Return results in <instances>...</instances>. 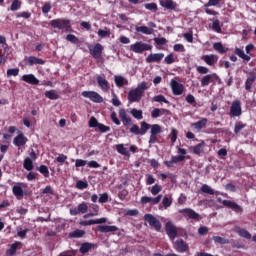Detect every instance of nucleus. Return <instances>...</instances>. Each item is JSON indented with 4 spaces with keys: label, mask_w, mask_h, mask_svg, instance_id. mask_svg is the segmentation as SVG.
I'll return each mask as SVG.
<instances>
[{
    "label": "nucleus",
    "mask_w": 256,
    "mask_h": 256,
    "mask_svg": "<svg viewBox=\"0 0 256 256\" xmlns=\"http://www.w3.org/2000/svg\"><path fill=\"white\" fill-rule=\"evenodd\" d=\"M144 7L145 9H148V11H154V13H157V11H159L156 3H146Z\"/></svg>",
    "instance_id": "nucleus-51"
},
{
    "label": "nucleus",
    "mask_w": 256,
    "mask_h": 256,
    "mask_svg": "<svg viewBox=\"0 0 256 256\" xmlns=\"http://www.w3.org/2000/svg\"><path fill=\"white\" fill-rule=\"evenodd\" d=\"M115 147H116V151L120 155H124V157H131V153H129V151L127 150V148H125L123 144H117Z\"/></svg>",
    "instance_id": "nucleus-34"
},
{
    "label": "nucleus",
    "mask_w": 256,
    "mask_h": 256,
    "mask_svg": "<svg viewBox=\"0 0 256 256\" xmlns=\"http://www.w3.org/2000/svg\"><path fill=\"white\" fill-rule=\"evenodd\" d=\"M168 113H169V110L167 109L155 108L151 112V117L152 119H157L158 117H161V115H167Z\"/></svg>",
    "instance_id": "nucleus-30"
},
{
    "label": "nucleus",
    "mask_w": 256,
    "mask_h": 256,
    "mask_svg": "<svg viewBox=\"0 0 256 256\" xmlns=\"http://www.w3.org/2000/svg\"><path fill=\"white\" fill-rule=\"evenodd\" d=\"M201 193H206L207 195H215V190L207 184H203L200 188Z\"/></svg>",
    "instance_id": "nucleus-39"
},
{
    "label": "nucleus",
    "mask_w": 256,
    "mask_h": 256,
    "mask_svg": "<svg viewBox=\"0 0 256 256\" xmlns=\"http://www.w3.org/2000/svg\"><path fill=\"white\" fill-rule=\"evenodd\" d=\"M109 35H111V31L109 30H98V36L101 38V39H105V37H109Z\"/></svg>",
    "instance_id": "nucleus-58"
},
{
    "label": "nucleus",
    "mask_w": 256,
    "mask_h": 256,
    "mask_svg": "<svg viewBox=\"0 0 256 256\" xmlns=\"http://www.w3.org/2000/svg\"><path fill=\"white\" fill-rule=\"evenodd\" d=\"M179 213L185 217V219H193L194 221H201V215L195 212V210L191 208L180 209Z\"/></svg>",
    "instance_id": "nucleus-5"
},
{
    "label": "nucleus",
    "mask_w": 256,
    "mask_h": 256,
    "mask_svg": "<svg viewBox=\"0 0 256 256\" xmlns=\"http://www.w3.org/2000/svg\"><path fill=\"white\" fill-rule=\"evenodd\" d=\"M214 51H217V53H220L223 55L224 53H227L229 49L225 48L221 42H216L213 44Z\"/></svg>",
    "instance_id": "nucleus-35"
},
{
    "label": "nucleus",
    "mask_w": 256,
    "mask_h": 256,
    "mask_svg": "<svg viewBox=\"0 0 256 256\" xmlns=\"http://www.w3.org/2000/svg\"><path fill=\"white\" fill-rule=\"evenodd\" d=\"M93 247H97L93 243L84 242L81 244L79 252L82 253V255H85L86 253H89L93 249Z\"/></svg>",
    "instance_id": "nucleus-27"
},
{
    "label": "nucleus",
    "mask_w": 256,
    "mask_h": 256,
    "mask_svg": "<svg viewBox=\"0 0 256 256\" xmlns=\"http://www.w3.org/2000/svg\"><path fill=\"white\" fill-rule=\"evenodd\" d=\"M161 199H163V195L161 194L155 198L143 196L141 198V203H143L144 205H147V203H152V205H158V203H161Z\"/></svg>",
    "instance_id": "nucleus-17"
},
{
    "label": "nucleus",
    "mask_w": 256,
    "mask_h": 256,
    "mask_svg": "<svg viewBox=\"0 0 256 256\" xmlns=\"http://www.w3.org/2000/svg\"><path fill=\"white\" fill-rule=\"evenodd\" d=\"M17 19H31V12L24 11L16 14Z\"/></svg>",
    "instance_id": "nucleus-52"
},
{
    "label": "nucleus",
    "mask_w": 256,
    "mask_h": 256,
    "mask_svg": "<svg viewBox=\"0 0 256 256\" xmlns=\"http://www.w3.org/2000/svg\"><path fill=\"white\" fill-rule=\"evenodd\" d=\"M85 235L84 230L76 229L68 234L69 239H81Z\"/></svg>",
    "instance_id": "nucleus-32"
},
{
    "label": "nucleus",
    "mask_w": 256,
    "mask_h": 256,
    "mask_svg": "<svg viewBox=\"0 0 256 256\" xmlns=\"http://www.w3.org/2000/svg\"><path fill=\"white\" fill-rule=\"evenodd\" d=\"M23 189H27V183L18 182L16 185L12 187V193L18 199H22L24 195H27V193H25Z\"/></svg>",
    "instance_id": "nucleus-8"
},
{
    "label": "nucleus",
    "mask_w": 256,
    "mask_h": 256,
    "mask_svg": "<svg viewBox=\"0 0 256 256\" xmlns=\"http://www.w3.org/2000/svg\"><path fill=\"white\" fill-rule=\"evenodd\" d=\"M49 11H51V3L46 2L43 7H42V13L44 15H47V13H49Z\"/></svg>",
    "instance_id": "nucleus-64"
},
{
    "label": "nucleus",
    "mask_w": 256,
    "mask_h": 256,
    "mask_svg": "<svg viewBox=\"0 0 256 256\" xmlns=\"http://www.w3.org/2000/svg\"><path fill=\"white\" fill-rule=\"evenodd\" d=\"M163 133V129H161V125L153 124L150 126V138H149V145H154L157 143V135H161Z\"/></svg>",
    "instance_id": "nucleus-3"
},
{
    "label": "nucleus",
    "mask_w": 256,
    "mask_h": 256,
    "mask_svg": "<svg viewBox=\"0 0 256 256\" xmlns=\"http://www.w3.org/2000/svg\"><path fill=\"white\" fill-rule=\"evenodd\" d=\"M49 25L52 29H59L60 31H65L66 33H69L71 31V20L67 18H57L53 19L49 22Z\"/></svg>",
    "instance_id": "nucleus-2"
},
{
    "label": "nucleus",
    "mask_w": 256,
    "mask_h": 256,
    "mask_svg": "<svg viewBox=\"0 0 256 256\" xmlns=\"http://www.w3.org/2000/svg\"><path fill=\"white\" fill-rule=\"evenodd\" d=\"M245 127H247V124L239 121L235 123V127H234V133L235 135H239V133H241V131H243V129H245Z\"/></svg>",
    "instance_id": "nucleus-40"
},
{
    "label": "nucleus",
    "mask_w": 256,
    "mask_h": 256,
    "mask_svg": "<svg viewBox=\"0 0 256 256\" xmlns=\"http://www.w3.org/2000/svg\"><path fill=\"white\" fill-rule=\"evenodd\" d=\"M37 171H39V173H41V175H43L44 177H49V168L46 165H40L37 168Z\"/></svg>",
    "instance_id": "nucleus-47"
},
{
    "label": "nucleus",
    "mask_w": 256,
    "mask_h": 256,
    "mask_svg": "<svg viewBox=\"0 0 256 256\" xmlns=\"http://www.w3.org/2000/svg\"><path fill=\"white\" fill-rule=\"evenodd\" d=\"M97 231L100 233H115L119 231V227L117 226H109V225H99L97 226Z\"/></svg>",
    "instance_id": "nucleus-23"
},
{
    "label": "nucleus",
    "mask_w": 256,
    "mask_h": 256,
    "mask_svg": "<svg viewBox=\"0 0 256 256\" xmlns=\"http://www.w3.org/2000/svg\"><path fill=\"white\" fill-rule=\"evenodd\" d=\"M66 40H68L70 43H73V45H79V38H77V36L74 34H68L66 36Z\"/></svg>",
    "instance_id": "nucleus-50"
},
{
    "label": "nucleus",
    "mask_w": 256,
    "mask_h": 256,
    "mask_svg": "<svg viewBox=\"0 0 256 256\" xmlns=\"http://www.w3.org/2000/svg\"><path fill=\"white\" fill-rule=\"evenodd\" d=\"M236 233L239 235V237H243V239H251V233L249 231L245 230V228H237Z\"/></svg>",
    "instance_id": "nucleus-38"
},
{
    "label": "nucleus",
    "mask_w": 256,
    "mask_h": 256,
    "mask_svg": "<svg viewBox=\"0 0 256 256\" xmlns=\"http://www.w3.org/2000/svg\"><path fill=\"white\" fill-rule=\"evenodd\" d=\"M235 54L240 57V59H243V61H251V56L245 54V51H243L241 48H236L235 49Z\"/></svg>",
    "instance_id": "nucleus-36"
},
{
    "label": "nucleus",
    "mask_w": 256,
    "mask_h": 256,
    "mask_svg": "<svg viewBox=\"0 0 256 256\" xmlns=\"http://www.w3.org/2000/svg\"><path fill=\"white\" fill-rule=\"evenodd\" d=\"M130 133H133L134 135H141L140 128L137 126V124H133L130 128Z\"/></svg>",
    "instance_id": "nucleus-63"
},
{
    "label": "nucleus",
    "mask_w": 256,
    "mask_h": 256,
    "mask_svg": "<svg viewBox=\"0 0 256 256\" xmlns=\"http://www.w3.org/2000/svg\"><path fill=\"white\" fill-rule=\"evenodd\" d=\"M81 95L93 103H103V97L95 91H83Z\"/></svg>",
    "instance_id": "nucleus-7"
},
{
    "label": "nucleus",
    "mask_w": 256,
    "mask_h": 256,
    "mask_svg": "<svg viewBox=\"0 0 256 256\" xmlns=\"http://www.w3.org/2000/svg\"><path fill=\"white\" fill-rule=\"evenodd\" d=\"M13 144L16 147H23V145L27 144V137H25V134L23 132H20L13 140Z\"/></svg>",
    "instance_id": "nucleus-20"
},
{
    "label": "nucleus",
    "mask_w": 256,
    "mask_h": 256,
    "mask_svg": "<svg viewBox=\"0 0 256 256\" xmlns=\"http://www.w3.org/2000/svg\"><path fill=\"white\" fill-rule=\"evenodd\" d=\"M222 205H224V207H228V209H233L235 213H243V208L233 201L223 200Z\"/></svg>",
    "instance_id": "nucleus-15"
},
{
    "label": "nucleus",
    "mask_w": 256,
    "mask_h": 256,
    "mask_svg": "<svg viewBox=\"0 0 256 256\" xmlns=\"http://www.w3.org/2000/svg\"><path fill=\"white\" fill-rule=\"evenodd\" d=\"M219 19H216L212 23V29L215 31V33H222L221 25H220Z\"/></svg>",
    "instance_id": "nucleus-49"
},
{
    "label": "nucleus",
    "mask_w": 256,
    "mask_h": 256,
    "mask_svg": "<svg viewBox=\"0 0 256 256\" xmlns=\"http://www.w3.org/2000/svg\"><path fill=\"white\" fill-rule=\"evenodd\" d=\"M160 5H161V7H164V9H168V11H176L177 7H179L177 2H175L173 0L160 1Z\"/></svg>",
    "instance_id": "nucleus-18"
},
{
    "label": "nucleus",
    "mask_w": 256,
    "mask_h": 256,
    "mask_svg": "<svg viewBox=\"0 0 256 256\" xmlns=\"http://www.w3.org/2000/svg\"><path fill=\"white\" fill-rule=\"evenodd\" d=\"M153 101H155L156 103H165L166 105H169V100H167V98H165V96L163 95L154 96Z\"/></svg>",
    "instance_id": "nucleus-48"
},
{
    "label": "nucleus",
    "mask_w": 256,
    "mask_h": 256,
    "mask_svg": "<svg viewBox=\"0 0 256 256\" xmlns=\"http://www.w3.org/2000/svg\"><path fill=\"white\" fill-rule=\"evenodd\" d=\"M96 81L99 85V87L102 89V91H109L111 89V86L109 85V81L107 79L103 78L102 76H97Z\"/></svg>",
    "instance_id": "nucleus-24"
},
{
    "label": "nucleus",
    "mask_w": 256,
    "mask_h": 256,
    "mask_svg": "<svg viewBox=\"0 0 256 256\" xmlns=\"http://www.w3.org/2000/svg\"><path fill=\"white\" fill-rule=\"evenodd\" d=\"M213 77H215V74H207L200 80L201 87H209V84L211 81H213Z\"/></svg>",
    "instance_id": "nucleus-31"
},
{
    "label": "nucleus",
    "mask_w": 256,
    "mask_h": 256,
    "mask_svg": "<svg viewBox=\"0 0 256 256\" xmlns=\"http://www.w3.org/2000/svg\"><path fill=\"white\" fill-rule=\"evenodd\" d=\"M170 86L173 95H183V92L185 91V86H183V84L179 83L175 79H172L170 81Z\"/></svg>",
    "instance_id": "nucleus-14"
},
{
    "label": "nucleus",
    "mask_w": 256,
    "mask_h": 256,
    "mask_svg": "<svg viewBox=\"0 0 256 256\" xmlns=\"http://www.w3.org/2000/svg\"><path fill=\"white\" fill-rule=\"evenodd\" d=\"M130 113L134 119H143V110H137L136 108H133Z\"/></svg>",
    "instance_id": "nucleus-42"
},
{
    "label": "nucleus",
    "mask_w": 256,
    "mask_h": 256,
    "mask_svg": "<svg viewBox=\"0 0 256 256\" xmlns=\"http://www.w3.org/2000/svg\"><path fill=\"white\" fill-rule=\"evenodd\" d=\"M201 59L202 61H204V63H206V65L213 67V65L217 63V60L219 58L215 54H210V55H203Z\"/></svg>",
    "instance_id": "nucleus-22"
},
{
    "label": "nucleus",
    "mask_w": 256,
    "mask_h": 256,
    "mask_svg": "<svg viewBox=\"0 0 256 256\" xmlns=\"http://www.w3.org/2000/svg\"><path fill=\"white\" fill-rule=\"evenodd\" d=\"M203 147H205V142H201L193 147L194 155H201L203 153Z\"/></svg>",
    "instance_id": "nucleus-43"
},
{
    "label": "nucleus",
    "mask_w": 256,
    "mask_h": 256,
    "mask_svg": "<svg viewBox=\"0 0 256 256\" xmlns=\"http://www.w3.org/2000/svg\"><path fill=\"white\" fill-rule=\"evenodd\" d=\"M76 187L80 190L87 189V187H89V183H87V181L80 180L76 183Z\"/></svg>",
    "instance_id": "nucleus-56"
},
{
    "label": "nucleus",
    "mask_w": 256,
    "mask_h": 256,
    "mask_svg": "<svg viewBox=\"0 0 256 256\" xmlns=\"http://www.w3.org/2000/svg\"><path fill=\"white\" fill-rule=\"evenodd\" d=\"M140 125H141L140 135H145V133H147V131H149V129H151V125L145 121L141 122Z\"/></svg>",
    "instance_id": "nucleus-46"
},
{
    "label": "nucleus",
    "mask_w": 256,
    "mask_h": 256,
    "mask_svg": "<svg viewBox=\"0 0 256 256\" xmlns=\"http://www.w3.org/2000/svg\"><path fill=\"white\" fill-rule=\"evenodd\" d=\"M87 211H89V206L87 205V203L82 202L78 205V207L70 209V215H72L73 217H75L79 214L85 215V213H87Z\"/></svg>",
    "instance_id": "nucleus-12"
},
{
    "label": "nucleus",
    "mask_w": 256,
    "mask_h": 256,
    "mask_svg": "<svg viewBox=\"0 0 256 256\" xmlns=\"http://www.w3.org/2000/svg\"><path fill=\"white\" fill-rule=\"evenodd\" d=\"M145 91H147V82H141L135 89L129 91V103H139Z\"/></svg>",
    "instance_id": "nucleus-1"
},
{
    "label": "nucleus",
    "mask_w": 256,
    "mask_h": 256,
    "mask_svg": "<svg viewBox=\"0 0 256 256\" xmlns=\"http://www.w3.org/2000/svg\"><path fill=\"white\" fill-rule=\"evenodd\" d=\"M207 121V118H202L200 121L193 123L192 127L198 131H201V129L207 126Z\"/></svg>",
    "instance_id": "nucleus-37"
},
{
    "label": "nucleus",
    "mask_w": 256,
    "mask_h": 256,
    "mask_svg": "<svg viewBox=\"0 0 256 256\" xmlns=\"http://www.w3.org/2000/svg\"><path fill=\"white\" fill-rule=\"evenodd\" d=\"M249 77L245 81V90L251 91V87H253V83L256 81V73L255 72H249Z\"/></svg>",
    "instance_id": "nucleus-25"
},
{
    "label": "nucleus",
    "mask_w": 256,
    "mask_h": 256,
    "mask_svg": "<svg viewBox=\"0 0 256 256\" xmlns=\"http://www.w3.org/2000/svg\"><path fill=\"white\" fill-rule=\"evenodd\" d=\"M127 195H129V191L123 189L122 191H120L118 193V197L120 199V201H125V199H127Z\"/></svg>",
    "instance_id": "nucleus-60"
},
{
    "label": "nucleus",
    "mask_w": 256,
    "mask_h": 256,
    "mask_svg": "<svg viewBox=\"0 0 256 256\" xmlns=\"http://www.w3.org/2000/svg\"><path fill=\"white\" fill-rule=\"evenodd\" d=\"M229 115H230V117H241V115H243V110L241 108L240 100H235L232 102V104L230 106Z\"/></svg>",
    "instance_id": "nucleus-6"
},
{
    "label": "nucleus",
    "mask_w": 256,
    "mask_h": 256,
    "mask_svg": "<svg viewBox=\"0 0 256 256\" xmlns=\"http://www.w3.org/2000/svg\"><path fill=\"white\" fill-rule=\"evenodd\" d=\"M119 117L124 125V127H129V125H131V117L127 116V111L124 108H121L119 110Z\"/></svg>",
    "instance_id": "nucleus-21"
},
{
    "label": "nucleus",
    "mask_w": 256,
    "mask_h": 256,
    "mask_svg": "<svg viewBox=\"0 0 256 256\" xmlns=\"http://www.w3.org/2000/svg\"><path fill=\"white\" fill-rule=\"evenodd\" d=\"M151 49H153V46L141 41L130 45V51H133V53H143L144 51H151Z\"/></svg>",
    "instance_id": "nucleus-4"
},
{
    "label": "nucleus",
    "mask_w": 256,
    "mask_h": 256,
    "mask_svg": "<svg viewBox=\"0 0 256 256\" xmlns=\"http://www.w3.org/2000/svg\"><path fill=\"white\" fill-rule=\"evenodd\" d=\"M19 75V68H12L7 70V77H17Z\"/></svg>",
    "instance_id": "nucleus-55"
},
{
    "label": "nucleus",
    "mask_w": 256,
    "mask_h": 256,
    "mask_svg": "<svg viewBox=\"0 0 256 256\" xmlns=\"http://www.w3.org/2000/svg\"><path fill=\"white\" fill-rule=\"evenodd\" d=\"M21 79L29 85H39V79H37L33 74H25Z\"/></svg>",
    "instance_id": "nucleus-26"
},
{
    "label": "nucleus",
    "mask_w": 256,
    "mask_h": 256,
    "mask_svg": "<svg viewBox=\"0 0 256 256\" xmlns=\"http://www.w3.org/2000/svg\"><path fill=\"white\" fill-rule=\"evenodd\" d=\"M173 247L177 253H187L189 251V244L181 238L174 242Z\"/></svg>",
    "instance_id": "nucleus-11"
},
{
    "label": "nucleus",
    "mask_w": 256,
    "mask_h": 256,
    "mask_svg": "<svg viewBox=\"0 0 256 256\" xmlns=\"http://www.w3.org/2000/svg\"><path fill=\"white\" fill-rule=\"evenodd\" d=\"M45 97H47V99H51L52 101H55L59 99V94L55 93V90H49L45 92Z\"/></svg>",
    "instance_id": "nucleus-44"
},
{
    "label": "nucleus",
    "mask_w": 256,
    "mask_h": 256,
    "mask_svg": "<svg viewBox=\"0 0 256 256\" xmlns=\"http://www.w3.org/2000/svg\"><path fill=\"white\" fill-rule=\"evenodd\" d=\"M144 221H147L150 227H154L155 231H161V222L157 220L152 214H145Z\"/></svg>",
    "instance_id": "nucleus-13"
},
{
    "label": "nucleus",
    "mask_w": 256,
    "mask_h": 256,
    "mask_svg": "<svg viewBox=\"0 0 256 256\" xmlns=\"http://www.w3.org/2000/svg\"><path fill=\"white\" fill-rule=\"evenodd\" d=\"M25 63L26 65L33 67V65H45V60L35 56H30L25 58Z\"/></svg>",
    "instance_id": "nucleus-19"
},
{
    "label": "nucleus",
    "mask_w": 256,
    "mask_h": 256,
    "mask_svg": "<svg viewBox=\"0 0 256 256\" xmlns=\"http://www.w3.org/2000/svg\"><path fill=\"white\" fill-rule=\"evenodd\" d=\"M23 245L22 242L15 241L13 244L10 245V248L6 251L7 255L13 256L16 255L17 249Z\"/></svg>",
    "instance_id": "nucleus-28"
},
{
    "label": "nucleus",
    "mask_w": 256,
    "mask_h": 256,
    "mask_svg": "<svg viewBox=\"0 0 256 256\" xmlns=\"http://www.w3.org/2000/svg\"><path fill=\"white\" fill-rule=\"evenodd\" d=\"M56 163H61V165H63V163H65V161H67V155L65 154H59L58 157L55 158Z\"/></svg>",
    "instance_id": "nucleus-59"
},
{
    "label": "nucleus",
    "mask_w": 256,
    "mask_h": 256,
    "mask_svg": "<svg viewBox=\"0 0 256 256\" xmlns=\"http://www.w3.org/2000/svg\"><path fill=\"white\" fill-rule=\"evenodd\" d=\"M11 11H19L21 9V1L14 0L10 7Z\"/></svg>",
    "instance_id": "nucleus-53"
},
{
    "label": "nucleus",
    "mask_w": 256,
    "mask_h": 256,
    "mask_svg": "<svg viewBox=\"0 0 256 256\" xmlns=\"http://www.w3.org/2000/svg\"><path fill=\"white\" fill-rule=\"evenodd\" d=\"M114 81L117 87H123L124 85H129V80L125 79L123 76H115Z\"/></svg>",
    "instance_id": "nucleus-33"
},
{
    "label": "nucleus",
    "mask_w": 256,
    "mask_h": 256,
    "mask_svg": "<svg viewBox=\"0 0 256 256\" xmlns=\"http://www.w3.org/2000/svg\"><path fill=\"white\" fill-rule=\"evenodd\" d=\"M213 241L214 243L218 244V245H227V243H229V240L221 237V236H213Z\"/></svg>",
    "instance_id": "nucleus-45"
},
{
    "label": "nucleus",
    "mask_w": 256,
    "mask_h": 256,
    "mask_svg": "<svg viewBox=\"0 0 256 256\" xmlns=\"http://www.w3.org/2000/svg\"><path fill=\"white\" fill-rule=\"evenodd\" d=\"M166 234L168 235L170 241H175L178 235L177 227L173 222L169 221L165 226Z\"/></svg>",
    "instance_id": "nucleus-9"
},
{
    "label": "nucleus",
    "mask_w": 256,
    "mask_h": 256,
    "mask_svg": "<svg viewBox=\"0 0 256 256\" xmlns=\"http://www.w3.org/2000/svg\"><path fill=\"white\" fill-rule=\"evenodd\" d=\"M165 57L164 53L150 54L146 58V63H161Z\"/></svg>",
    "instance_id": "nucleus-16"
},
{
    "label": "nucleus",
    "mask_w": 256,
    "mask_h": 256,
    "mask_svg": "<svg viewBox=\"0 0 256 256\" xmlns=\"http://www.w3.org/2000/svg\"><path fill=\"white\" fill-rule=\"evenodd\" d=\"M162 189L163 188L161 187V185L155 184L154 186H152L151 194L152 195H159V193H161Z\"/></svg>",
    "instance_id": "nucleus-54"
},
{
    "label": "nucleus",
    "mask_w": 256,
    "mask_h": 256,
    "mask_svg": "<svg viewBox=\"0 0 256 256\" xmlns=\"http://www.w3.org/2000/svg\"><path fill=\"white\" fill-rule=\"evenodd\" d=\"M100 123L99 121H97V118L95 117H91L89 120V127L95 128V127H99Z\"/></svg>",
    "instance_id": "nucleus-61"
},
{
    "label": "nucleus",
    "mask_w": 256,
    "mask_h": 256,
    "mask_svg": "<svg viewBox=\"0 0 256 256\" xmlns=\"http://www.w3.org/2000/svg\"><path fill=\"white\" fill-rule=\"evenodd\" d=\"M164 62L166 63V65H173V63L175 62L173 54H169L168 56H166Z\"/></svg>",
    "instance_id": "nucleus-62"
},
{
    "label": "nucleus",
    "mask_w": 256,
    "mask_h": 256,
    "mask_svg": "<svg viewBox=\"0 0 256 256\" xmlns=\"http://www.w3.org/2000/svg\"><path fill=\"white\" fill-rule=\"evenodd\" d=\"M88 49L93 59H101L103 55V45L96 43L94 46H88Z\"/></svg>",
    "instance_id": "nucleus-10"
},
{
    "label": "nucleus",
    "mask_w": 256,
    "mask_h": 256,
    "mask_svg": "<svg viewBox=\"0 0 256 256\" xmlns=\"http://www.w3.org/2000/svg\"><path fill=\"white\" fill-rule=\"evenodd\" d=\"M135 30L137 33H143V35H153L155 33L153 28L147 26H136Z\"/></svg>",
    "instance_id": "nucleus-29"
},
{
    "label": "nucleus",
    "mask_w": 256,
    "mask_h": 256,
    "mask_svg": "<svg viewBox=\"0 0 256 256\" xmlns=\"http://www.w3.org/2000/svg\"><path fill=\"white\" fill-rule=\"evenodd\" d=\"M178 135H179V131H177V129H175V128H172L171 134H170L171 143H175L177 141Z\"/></svg>",
    "instance_id": "nucleus-57"
},
{
    "label": "nucleus",
    "mask_w": 256,
    "mask_h": 256,
    "mask_svg": "<svg viewBox=\"0 0 256 256\" xmlns=\"http://www.w3.org/2000/svg\"><path fill=\"white\" fill-rule=\"evenodd\" d=\"M23 167L26 169V171H33V160L29 157L25 158Z\"/></svg>",
    "instance_id": "nucleus-41"
}]
</instances>
